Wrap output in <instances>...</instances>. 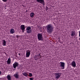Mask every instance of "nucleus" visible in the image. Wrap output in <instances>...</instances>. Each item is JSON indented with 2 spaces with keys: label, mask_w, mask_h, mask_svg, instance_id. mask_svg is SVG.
Here are the masks:
<instances>
[{
  "label": "nucleus",
  "mask_w": 80,
  "mask_h": 80,
  "mask_svg": "<svg viewBox=\"0 0 80 80\" xmlns=\"http://www.w3.org/2000/svg\"><path fill=\"white\" fill-rule=\"evenodd\" d=\"M46 30L48 33H52V32L53 31L54 29V27L52 24H49L46 26Z\"/></svg>",
  "instance_id": "f257e3e1"
},
{
  "label": "nucleus",
  "mask_w": 80,
  "mask_h": 80,
  "mask_svg": "<svg viewBox=\"0 0 80 80\" xmlns=\"http://www.w3.org/2000/svg\"><path fill=\"white\" fill-rule=\"evenodd\" d=\"M42 33H38V40L42 41L43 40Z\"/></svg>",
  "instance_id": "f03ea898"
},
{
  "label": "nucleus",
  "mask_w": 80,
  "mask_h": 80,
  "mask_svg": "<svg viewBox=\"0 0 80 80\" xmlns=\"http://www.w3.org/2000/svg\"><path fill=\"white\" fill-rule=\"evenodd\" d=\"M32 32V30L31 28V27L30 26L27 27L26 28V32L27 33H31Z\"/></svg>",
  "instance_id": "7ed1b4c3"
},
{
  "label": "nucleus",
  "mask_w": 80,
  "mask_h": 80,
  "mask_svg": "<svg viewBox=\"0 0 80 80\" xmlns=\"http://www.w3.org/2000/svg\"><path fill=\"white\" fill-rule=\"evenodd\" d=\"M55 78H57L58 79L61 76V75H62V73L61 72L58 73H55Z\"/></svg>",
  "instance_id": "20e7f679"
},
{
  "label": "nucleus",
  "mask_w": 80,
  "mask_h": 80,
  "mask_svg": "<svg viewBox=\"0 0 80 80\" xmlns=\"http://www.w3.org/2000/svg\"><path fill=\"white\" fill-rule=\"evenodd\" d=\"M19 65V64H18V62H15V63L14 64H13V67L14 68H15L14 70L16 69L17 67H18V66Z\"/></svg>",
  "instance_id": "39448f33"
},
{
  "label": "nucleus",
  "mask_w": 80,
  "mask_h": 80,
  "mask_svg": "<svg viewBox=\"0 0 80 80\" xmlns=\"http://www.w3.org/2000/svg\"><path fill=\"white\" fill-rule=\"evenodd\" d=\"M30 51L28 50L26 51V57H30Z\"/></svg>",
  "instance_id": "423d86ee"
},
{
  "label": "nucleus",
  "mask_w": 80,
  "mask_h": 80,
  "mask_svg": "<svg viewBox=\"0 0 80 80\" xmlns=\"http://www.w3.org/2000/svg\"><path fill=\"white\" fill-rule=\"evenodd\" d=\"M60 66L62 68V69H64L65 68V63L64 62H60Z\"/></svg>",
  "instance_id": "0eeeda50"
},
{
  "label": "nucleus",
  "mask_w": 80,
  "mask_h": 80,
  "mask_svg": "<svg viewBox=\"0 0 80 80\" xmlns=\"http://www.w3.org/2000/svg\"><path fill=\"white\" fill-rule=\"evenodd\" d=\"M37 2H39L41 4H42L43 5H45V2L44 0H36Z\"/></svg>",
  "instance_id": "6e6552de"
},
{
  "label": "nucleus",
  "mask_w": 80,
  "mask_h": 80,
  "mask_svg": "<svg viewBox=\"0 0 80 80\" xmlns=\"http://www.w3.org/2000/svg\"><path fill=\"white\" fill-rule=\"evenodd\" d=\"M20 29L22 30V32L23 33L25 32V25H21L20 26Z\"/></svg>",
  "instance_id": "1a4fd4ad"
},
{
  "label": "nucleus",
  "mask_w": 80,
  "mask_h": 80,
  "mask_svg": "<svg viewBox=\"0 0 80 80\" xmlns=\"http://www.w3.org/2000/svg\"><path fill=\"white\" fill-rule=\"evenodd\" d=\"M14 76L16 78H19V72H17L16 74H14Z\"/></svg>",
  "instance_id": "9d476101"
},
{
  "label": "nucleus",
  "mask_w": 80,
  "mask_h": 80,
  "mask_svg": "<svg viewBox=\"0 0 80 80\" xmlns=\"http://www.w3.org/2000/svg\"><path fill=\"white\" fill-rule=\"evenodd\" d=\"M71 65L73 67H76V63H75V62L74 61L72 62L71 63Z\"/></svg>",
  "instance_id": "9b49d317"
},
{
  "label": "nucleus",
  "mask_w": 80,
  "mask_h": 80,
  "mask_svg": "<svg viewBox=\"0 0 80 80\" xmlns=\"http://www.w3.org/2000/svg\"><path fill=\"white\" fill-rule=\"evenodd\" d=\"M75 35V32L74 31H71V36L72 37H73Z\"/></svg>",
  "instance_id": "f8f14e48"
},
{
  "label": "nucleus",
  "mask_w": 80,
  "mask_h": 80,
  "mask_svg": "<svg viewBox=\"0 0 80 80\" xmlns=\"http://www.w3.org/2000/svg\"><path fill=\"white\" fill-rule=\"evenodd\" d=\"M2 42L3 46H6V41L4 39H3L2 40Z\"/></svg>",
  "instance_id": "ddd939ff"
},
{
  "label": "nucleus",
  "mask_w": 80,
  "mask_h": 80,
  "mask_svg": "<svg viewBox=\"0 0 80 80\" xmlns=\"http://www.w3.org/2000/svg\"><path fill=\"white\" fill-rule=\"evenodd\" d=\"M7 79L8 80H12V78L10 75H8L6 77Z\"/></svg>",
  "instance_id": "4468645a"
},
{
  "label": "nucleus",
  "mask_w": 80,
  "mask_h": 80,
  "mask_svg": "<svg viewBox=\"0 0 80 80\" xmlns=\"http://www.w3.org/2000/svg\"><path fill=\"white\" fill-rule=\"evenodd\" d=\"M10 33H12V34H13V33H15V30H14V29L12 28L11 29L10 31Z\"/></svg>",
  "instance_id": "2eb2a0df"
},
{
  "label": "nucleus",
  "mask_w": 80,
  "mask_h": 80,
  "mask_svg": "<svg viewBox=\"0 0 80 80\" xmlns=\"http://www.w3.org/2000/svg\"><path fill=\"white\" fill-rule=\"evenodd\" d=\"M10 62H11V59H10V58H9L7 61V64H10Z\"/></svg>",
  "instance_id": "dca6fc26"
},
{
  "label": "nucleus",
  "mask_w": 80,
  "mask_h": 80,
  "mask_svg": "<svg viewBox=\"0 0 80 80\" xmlns=\"http://www.w3.org/2000/svg\"><path fill=\"white\" fill-rule=\"evenodd\" d=\"M35 14L33 12H32L30 14V16L31 17H34V15Z\"/></svg>",
  "instance_id": "f3484780"
},
{
  "label": "nucleus",
  "mask_w": 80,
  "mask_h": 80,
  "mask_svg": "<svg viewBox=\"0 0 80 80\" xmlns=\"http://www.w3.org/2000/svg\"><path fill=\"white\" fill-rule=\"evenodd\" d=\"M22 74H23L24 75V76H25V77H27V76H28L27 73V72H26L23 73Z\"/></svg>",
  "instance_id": "a211bd4d"
},
{
  "label": "nucleus",
  "mask_w": 80,
  "mask_h": 80,
  "mask_svg": "<svg viewBox=\"0 0 80 80\" xmlns=\"http://www.w3.org/2000/svg\"><path fill=\"white\" fill-rule=\"evenodd\" d=\"M29 77H32V73H29Z\"/></svg>",
  "instance_id": "6ab92c4d"
},
{
  "label": "nucleus",
  "mask_w": 80,
  "mask_h": 80,
  "mask_svg": "<svg viewBox=\"0 0 80 80\" xmlns=\"http://www.w3.org/2000/svg\"><path fill=\"white\" fill-rule=\"evenodd\" d=\"M34 79V78L33 77L30 78H29V80H33Z\"/></svg>",
  "instance_id": "aec40b11"
},
{
  "label": "nucleus",
  "mask_w": 80,
  "mask_h": 80,
  "mask_svg": "<svg viewBox=\"0 0 80 80\" xmlns=\"http://www.w3.org/2000/svg\"><path fill=\"white\" fill-rule=\"evenodd\" d=\"M7 0H2V1H3V2H7Z\"/></svg>",
  "instance_id": "412c9836"
},
{
  "label": "nucleus",
  "mask_w": 80,
  "mask_h": 80,
  "mask_svg": "<svg viewBox=\"0 0 80 80\" xmlns=\"http://www.w3.org/2000/svg\"><path fill=\"white\" fill-rule=\"evenodd\" d=\"M38 56V55H35V56L34 57V58H37V56Z\"/></svg>",
  "instance_id": "4be33fe9"
},
{
  "label": "nucleus",
  "mask_w": 80,
  "mask_h": 80,
  "mask_svg": "<svg viewBox=\"0 0 80 80\" xmlns=\"http://www.w3.org/2000/svg\"><path fill=\"white\" fill-rule=\"evenodd\" d=\"M46 11H47V10H48V7H47V6H46Z\"/></svg>",
  "instance_id": "5701e85b"
},
{
  "label": "nucleus",
  "mask_w": 80,
  "mask_h": 80,
  "mask_svg": "<svg viewBox=\"0 0 80 80\" xmlns=\"http://www.w3.org/2000/svg\"><path fill=\"white\" fill-rule=\"evenodd\" d=\"M35 60H36V61H37L38 60V58H34Z\"/></svg>",
  "instance_id": "b1692460"
},
{
  "label": "nucleus",
  "mask_w": 80,
  "mask_h": 80,
  "mask_svg": "<svg viewBox=\"0 0 80 80\" xmlns=\"http://www.w3.org/2000/svg\"><path fill=\"white\" fill-rule=\"evenodd\" d=\"M17 38H19L20 37H19V36L17 35L16 36Z\"/></svg>",
  "instance_id": "393cba45"
},
{
  "label": "nucleus",
  "mask_w": 80,
  "mask_h": 80,
  "mask_svg": "<svg viewBox=\"0 0 80 80\" xmlns=\"http://www.w3.org/2000/svg\"><path fill=\"white\" fill-rule=\"evenodd\" d=\"M79 37H80V31L79 32Z\"/></svg>",
  "instance_id": "a878e982"
},
{
  "label": "nucleus",
  "mask_w": 80,
  "mask_h": 80,
  "mask_svg": "<svg viewBox=\"0 0 80 80\" xmlns=\"http://www.w3.org/2000/svg\"><path fill=\"white\" fill-rule=\"evenodd\" d=\"M2 74V72H1V71H0V75H1Z\"/></svg>",
  "instance_id": "bb28decb"
},
{
  "label": "nucleus",
  "mask_w": 80,
  "mask_h": 80,
  "mask_svg": "<svg viewBox=\"0 0 80 80\" xmlns=\"http://www.w3.org/2000/svg\"><path fill=\"white\" fill-rule=\"evenodd\" d=\"M21 55V53H18V55Z\"/></svg>",
  "instance_id": "cd10ccee"
},
{
  "label": "nucleus",
  "mask_w": 80,
  "mask_h": 80,
  "mask_svg": "<svg viewBox=\"0 0 80 80\" xmlns=\"http://www.w3.org/2000/svg\"><path fill=\"white\" fill-rule=\"evenodd\" d=\"M39 56H41V55H40V54L39 53Z\"/></svg>",
  "instance_id": "c85d7f7f"
},
{
  "label": "nucleus",
  "mask_w": 80,
  "mask_h": 80,
  "mask_svg": "<svg viewBox=\"0 0 80 80\" xmlns=\"http://www.w3.org/2000/svg\"><path fill=\"white\" fill-rule=\"evenodd\" d=\"M5 53L6 55L7 54V53L6 52H5Z\"/></svg>",
  "instance_id": "c756f323"
},
{
  "label": "nucleus",
  "mask_w": 80,
  "mask_h": 80,
  "mask_svg": "<svg viewBox=\"0 0 80 80\" xmlns=\"http://www.w3.org/2000/svg\"><path fill=\"white\" fill-rule=\"evenodd\" d=\"M18 69H19V68H18Z\"/></svg>",
  "instance_id": "7c9ffc66"
},
{
  "label": "nucleus",
  "mask_w": 80,
  "mask_h": 80,
  "mask_svg": "<svg viewBox=\"0 0 80 80\" xmlns=\"http://www.w3.org/2000/svg\"><path fill=\"white\" fill-rule=\"evenodd\" d=\"M26 12H27V11L26 10Z\"/></svg>",
  "instance_id": "2f4dec72"
}]
</instances>
